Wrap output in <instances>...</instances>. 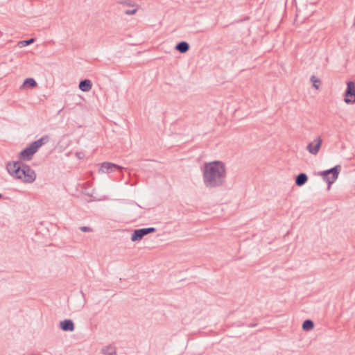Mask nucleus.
<instances>
[{
  "label": "nucleus",
  "instance_id": "nucleus-1",
  "mask_svg": "<svg viewBox=\"0 0 355 355\" xmlns=\"http://www.w3.org/2000/svg\"><path fill=\"white\" fill-rule=\"evenodd\" d=\"M227 171L225 164L221 161H213L204 164L202 179L205 186L208 189L223 187L226 182Z\"/></svg>",
  "mask_w": 355,
  "mask_h": 355
},
{
  "label": "nucleus",
  "instance_id": "nucleus-2",
  "mask_svg": "<svg viewBox=\"0 0 355 355\" xmlns=\"http://www.w3.org/2000/svg\"><path fill=\"white\" fill-rule=\"evenodd\" d=\"M6 169L10 175L26 183H32L36 178V174L33 169L26 164L17 162H8Z\"/></svg>",
  "mask_w": 355,
  "mask_h": 355
},
{
  "label": "nucleus",
  "instance_id": "nucleus-3",
  "mask_svg": "<svg viewBox=\"0 0 355 355\" xmlns=\"http://www.w3.org/2000/svg\"><path fill=\"white\" fill-rule=\"evenodd\" d=\"M49 140V137L45 135L42 137L40 139L33 141L28 146L24 148L20 153V157L24 160H30L32 159L33 155L37 151V150L43 145L46 144Z\"/></svg>",
  "mask_w": 355,
  "mask_h": 355
},
{
  "label": "nucleus",
  "instance_id": "nucleus-4",
  "mask_svg": "<svg viewBox=\"0 0 355 355\" xmlns=\"http://www.w3.org/2000/svg\"><path fill=\"white\" fill-rule=\"evenodd\" d=\"M340 169V165H336L330 169L322 171L318 173V175L321 176L324 181L328 184V189H329L330 185L332 184L338 179Z\"/></svg>",
  "mask_w": 355,
  "mask_h": 355
},
{
  "label": "nucleus",
  "instance_id": "nucleus-5",
  "mask_svg": "<svg viewBox=\"0 0 355 355\" xmlns=\"http://www.w3.org/2000/svg\"><path fill=\"white\" fill-rule=\"evenodd\" d=\"M155 231L156 229L155 227H147L135 230L132 234L131 241L133 242L140 241L144 236L147 235L148 234L155 232Z\"/></svg>",
  "mask_w": 355,
  "mask_h": 355
},
{
  "label": "nucleus",
  "instance_id": "nucleus-6",
  "mask_svg": "<svg viewBox=\"0 0 355 355\" xmlns=\"http://www.w3.org/2000/svg\"><path fill=\"white\" fill-rule=\"evenodd\" d=\"M115 169L123 170V167L113 164L112 162H105L101 164V166L98 168L99 173H110L114 171Z\"/></svg>",
  "mask_w": 355,
  "mask_h": 355
},
{
  "label": "nucleus",
  "instance_id": "nucleus-7",
  "mask_svg": "<svg viewBox=\"0 0 355 355\" xmlns=\"http://www.w3.org/2000/svg\"><path fill=\"white\" fill-rule=\"evenodd\" d=\"M322 143V139L318 137L313 141L308 144L306 146L307 151L311 155H316L321 148Z\"/></svg>",
  "mask_w": 355,
  "mask_h": 355
},
{
  "label": "nucleus",
  "instance_id": "nucleus-8",
  "mask_svg": "<svg viewBox=\"0 0 355 355\" xmlns=\"http://www.w3.org/2000/svg\"><path fill=\"white\" fill-rule=\"evenodd\" d=\"M345 102L346 103H353L355 102V85L353 82H348L345 92Z\"/></svg>",
  "mask_w": 355,
  "mask_h": 355
},
{
  "label": "nucleus",
  "instance_id": "nucleus-9",
  "mask_svg": "<svg viewBox=\"0 0 355 355\" xmlns=\"http://www.w3.org/2000/svg\"><path fill=\"white\" fill-rule=\"evenodd\" d=\"M60 327L64 331H73L75 329V325L71 320L67 319L60 322Z\"/></svg>",
  "mask_w": 355,
  "mask_h": 355
},
{
  "label": "nucleus",
  "instance_id": "nucleus-10",
  "mask_svg": "<svg viewBox=\"0 0 355 355\" xmlns=\"http://www.w3.org/2000/svg\"><path fill=\"white\" fill-rule=\"evenodd\" d=\"M78 87L79 89L83 92H89L92 87V83L91 80L85 79L80 82Z\"/></svg>",
  "mask_w": 355,
  "mask_h": 355
},
{
  "label": "nucleus",
  "instance_id": "nucleus-11",
  "mask_svg": "<svg viewBox=\"0 0 355 355\" xmlns=\"http://www.w3.org/2000/svg\"><path fill=\"white\" fill-rule=\"evenodd\" d=\"M175 49L182 53H186L189 49V44L184 41L180 42L175 46Z\"/></svg>",
  "mask_w": 355,
  "mask_h": 355
},
{
  "label": "nucleus",
  "instance_id": "nucleus-12",
  "mask_svg": "<svg viewBox=\"0 0 355 355\" xmlns=\"http://www.w3.org/2000/svg\"><path fill=\"white\" fill-rule=\"evenodd\" d=\"M308 180V177L306 174L302 173L297 175L295 178V184L297 186L301 187L304 185Z\"/></svg>",
  "mask_w": 355,
  "mask_h": 355
},
{
  "label": "nucleus",
  "instance_id": "nucleus-13",
  "mask_svg": "<svg viewBox=\"0 0 355 355\" xmlns=\"http://www.w3.org/2000/svg\"><path fill=\"white\" fill-rule=\"evenodd\" d=\"M102 353L104 355H116V349L113 346L109 345L102 349Z\"/></svg>",
  "mask_w": 355,
  "mask_h": 355
},
{
  "label": "nucleus",
  "instance_id": "nucleus-14",
  "mask_svg": "<svg viewBox=\"0 0 355 355\" xmlns=\"http://www.w3.org/2000/svg\"><path fill=\"white\" fill-rule=\"evenodd\" d=\"M314 327L313 322L311 320H306L302 324V329L304 331H310Z\"/></svg>",
  "mask_w": 355,
  "mask_h": 355
},
{
  "label": "nucleus",
  "instance_id": "nucleus-15",
  "mask_svg": "<svg viewBox=\"0 0 355 355\" xmlns=\"http://www.w3.org/2000/svg\"><path fill=\"white\" fill-rule=\"evenodd\" d=\"M24 86H28L31 88H33L37 86V83L33 78H28L25 79L24 84Z\"/></svg>",
  "mask_w": 355,
  "mask_h": 355
},
{
  "label": "nucleus",
  "instance_id": "nucleus-16",
  "mask_svg": "<svg viewBox=\"0 0 355 355\" xmlns=\"http://www.w3.org/2000/svg\"><path fill=\"white\" fill-rule=\"evenodd\" d=\"M311 81L313 83V87L316 89H318L320 84V80L318 78H317L315 76H312L311 77Z\"/></svg>",
  "mask_w": 355,
  "mask_h": 355
},
{
  "label": "nucleus",
  "instance_id": "nucleus-17",
  "mask_svg": "<svg viewBox=\"0 0 355 355\" xmlns=\"http://www.w3.org/2000/svg\"><path fill=\"white\" fill-rule=\"evenodd\" d=\"M34 40H35V39H34V38H31V39H29V40H22V41H20V42H19V46L20 47H23V46H28V45H29V44H32V43H33V42H34Z\"/></svg>",
  "mask_w": 355,
  "mask_h": 355
},
{
  "label": "nucleus",
  "instance_id": "nucleus-18",
  "mask_svg": "<svg viewBox=\"0 0 355 355\" xmlns=\"http://www.w3.org/2000/svg\"><path fill=\"white\" fill-rule=\"evenodd\" d=\"M137 8H134V9H132V10H126L124 11L125 14L127 15H135L137 12Z\"/></svg>",
  "mask_w": 355,
  "mask_h": 355
},
{
  "label": "nucleus",
  "instance_id": "nucleus-19",
  "mask_svg": "<svg viewBox=\"0 0 355 355\" xmlns=\"http://www.w3.org/2000/svg\"><path fill=\"white\" fill-rule=\"evenodd\" d=\"M80 229L83 232H89L92 231V228L87 226L80 227Z\"/></svg>",
  "mask_w": 355,
  "mask_h": 355
},
{
  "label": "nucleus",
  "instance_id": "nucleus-20",
  "mask_svg": "<svg viewBox=\"0 0 355 355\" xmlns=\"http://www.w3.org/2000/svg\"><path fill=\"white\" fill-rule=\"evenodd\" d=\"M122 4L123 5H126V6H130V1H123V2H121Z\"/></svg>",
  "mask_w": 355,
  "mask_h": 355
},
{
  "label": "nucleus",
  "instance_id": "nucleus-21",
  "mask_svg": "<svg viewBox=\"0 0 355 355\" xmlns=\"http://www.w3.org/2000/svg\"><path fill=\"white\" fill-rule=\"evenodd\" d=\"M137 205L139 207H140V208H144V209H146V207H141V205Z\"/></svg>",
  "mask_w": 355,
  "mask_h": 355
},
{
  "label": "nucleus",
  "instance_id": "nucleus-22",
  "mask_svg": "<svg viewBox=\"0 0 355 355\" xmlns=\"http://www.w3.org/2000/svg\"><path fill=\"white\" fill-rule=\"evenodd\" d=\"M1 197H2V196H1V194L0 193V198H1Z\"/></svg>",
  "mask_w": 355,
  "mask_h": 355
}]
</instances>
